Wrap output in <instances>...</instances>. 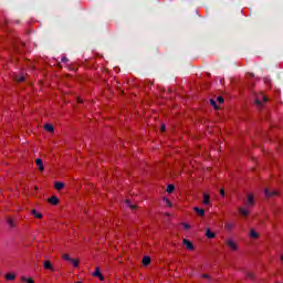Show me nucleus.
Here are the masks:
<instances>
[{
  "instance_id": "obj_1",
  "label": "nucleus",
  "mask_w": 283,
  "mask_h": 283,
  "mask_svg": "<svg viewBox=\"0 0 283 283\" xmlns=\"http://www.w3.org/2000/svg\"><path fill=\"white\" fill-rule=\"evenodd\" d=\"M266 101H269V97H266V95L259 94L255 98V105H258V107H262V103H266Z\"/></svg>"
},
{
  "instance_id": "obj_2",
  "label": "nucleus",
  "mask_w": 283,
  "mask_h": 283,
  "mask_svg": "<svg viewBox=\"0 0 283 283\" xmlns=\"http://www.w3.org/2000/svg\"><path fill=\"white\" fill-rule=\"evenodd\" d=\"M226 244L231 251H238V243L233 239H228Z\"/></svg>"
},
{
  "instance_id": "obj_3",
  "label": "nucleus",
  "mask_w": 283,
  "mask_h": 283,
  "mask_svg": "<svg viewBox=\"0 0 283 283\" xmlns=\"http://www.w3.org/2000/svg\"><path fill=\"white\" fill-rule=\"evenodd\" d=\"M13 78L18 83H23V81H25V74H23V72L20 71L19 73H14Z\"/></svg>"
},
{
  "instance_id": "obj_4",
  "label": "nucleus",
  "mask_w": 283,
  "mask_h": 283,
  "mask_svg": "<svg viewBox=\"0 0 283 283\" xmlns=\"http://www.w3.org/2000/svg\"><path fill=\"white\" fill-rule=\"evenodd\" d=\"M202 205L209 207L211 205V195L209 192L203 193Z\"/></svg>"
},
{
  "instance_id": "obj_5",
  "label": "nucleus",
  "mask_w": 283,
  "mask_h": 283,
  "mask_svg": "<svg viewBox=\"0 0 283 283\" xmlns=\"http://www.w3.org/2000/svg\"><path fill=\"white\" fill-rule=\"evenodd\" d=\"M182 242H184V244H185L187 251H193V249H196V248L193 247V243H192L190 240L184 239Z\"/></svg>"
},
{
  "instance_id": "obj_6",
  "label": "nucleus",
  "mask_w": 283,
  "mask_h": 283,
  "mask_svg": "<svg viewBox=\"0 0 283 283\" xmlns=\"http://www.w3.org/2000/svg\"><path fill=\"white\" fill-rule=\"evenodd\" d=\"M35 165L39 168V171H45V166L43 165V159H41V158L35 159Z\"/></svg>"
},
{
  "instance_id": "obj_7",
  "label": "nucleus",
  "mask_w": 283,
  "mask_h": 283,
  "mask_svg": "<svg viewBox=\"0 0 283 283\" xmlns=\"http://www.w3.org/2000/svg\"><path fill=\"white\" fill-rule=\"evenodd\" d=\"M93 275L95 277H98V280L101 282H103L105 280V276H103V273H101V270L98 268H95V271H94Z\"/></svg>"
},
{
  "instance_id": "obj_8",
  "label": "nucleus",
  "mask_w": 283,
  "mask_h": 283,
  "mask_svg": "<svg viewBox=\"0 0 283 283\" xmlns=\"http://www.w3.org/2000/svg\"><path fill=\"white\" fill-rule=\"evenodd\" d=\"M248 207H253L255 205V197L253 195H248V201H247Z\"/></svg>"
},
{
  "instance_id": "obj_9",
  "label": "nucleus",
  "mask_w": 283,
  "mask_h": 283,
  "mask_svg": "<svg viewBox=\"0 0 283 283\" xmlns=\"http://www.w3.org/2000/svg\"><path fill=\"white\" fill-rule=\"evenodd\" d=\"M54 189H56L57 191H61L63 189H65V184H63L62 181H56L54 185H53Z\"/></svg>"
},
{
  "instance_id": "obj_10",
  "label": "nucleus",
  "mask_w": 283,
  "mask_h": 283,
  "mask_svg": "<svg viewBox=\"0 0 283 283\" xmlns=\"http://www.w3.org/2000/svg\"><path fill=\"white\" fill-rule=\"evenodd\" d=\"M31 216H33V218H35L36 220H41L43 218V213L32 209L31 210Z\"/></svg>"
},
{
  "instance_id": "obj_11",
  "label": "nucleus",
  "mask_w": 283,
  "mask_h": 283,
  "mask_svg": "<svg viewBox=\"0 0 283 283\" xmlns=\"http://www.w3.org/2000/svg\"><path fill=\"white\" fill-rule=\"evenodd\" d=\"M206 238H208V240H213V238H216V233L212 232L210 228H208L206 230Z\"/></svg>"
},
{
  "instance_id": "obj_12",
  "label": "nucleus",
  "mask_w": 283,
  "mask_h": 283,
  "mask_svg": "<svg viewBox=\"0 0 283 283\" xmlns=\"http://www.w3.org/2000/svg\"><path fill=\"white\" fill-rule=\"evenodd\" d=\"M4 279L8 282H12V280H17V274L15 273H8V274L4 275Z\"/></svg>"
},
{
  "instance_id": "obj_13",
  "label": "nucleus",
  "mask_w": 283,
  "mask_h": 283,
  "mask_svg": "<svg viewBox=\"0 0 283 283\" xmlns=\"http://www.w3.org/2000/svg\"><path fill=\"white\" fill-rule=\"evenodd\" d=\"M239 213H241V216L247 217V216H249V213H251V210H249L248 208L240 207L239 208Z\"/></svg>"
},
{
  "instance_id": "obj_14",
  "label": "nucleus",
  "mask_w": 283,
  "mask_h": 283,
  "mask_svg": "<svg viewBox=\"0 0 283 283\" xmlns=\"http://www.w3.org/2000/svg\"><path fill=\"white\" fill-rule=\"evenodd\" d=\"M224 229L226 231H233V229H235V224L233 222H227L224 224Z\"/></svg>"
},
{
  "instance_id": "obj_15",
  "label": "nucleus",
  "mask_w": 283,
  "mask_h": 283,
  "mask_svg": "<svg viewBox=\"0 0 283 283\" xmlns=\"http://www.w3.org/2000/svg\"><path fill=\"white\" fill-rule=\"evenodd\" d=\"M193 211L197 213V216H200L202 218L205 216V209L195 207Z\"/></svg>"
},
{
  "instance_id": "obj_16",
  "label": "nucleus",
  "mask_w": 283,
  "mask_h": 283,
  "mask_svg": "<svg viewBox=\"0 0 283 283\" xmlns=\"http://www.w3.org/2000/svg\"><path fill=\"white\" fill-rule=\"evenodd\" d=\"M142 262H143L144 266H149V264H151V258L144 256Z\"/></svg>"
},
{
  "instance_id": "obj_17",
  "label": "nucleus",
  "mask_w": 283,
  "mask_h": 283,
  "mask_svg": "<svg viewBox=\"0 0 283 283\" xmlns=\"http://www.w3.org/2000/svg\"><path fill=\"white\" fill-rule=\"evenodd\" d=\"M49 202H50V205L56 206V205H59V198L56 196H53V197L49 198Z\"/></svg>"
},
{
  "instance_id": "obj_18",
  "label": "nucleus",
  "mask_w": 283,
  "mask_h": 283,
  "mask_svg": "<svg viewBox=\"0 0 283 283\" xmlns=\"http://www.w3.org/2000/svg\"><path fill=\"white\" fill-rule=\"evenodd\" d=\"M44 269L46 271H54V266H52V263L50 261L44 262Z\"/></svg>"
},
{
  "instance_id": "obj_19",
  "label": "nucleus",
  "mask_w": 283,
  "mask_h": 283,
  "mask_svg": "<svg viewBox=\"0 0 283 283\" xmlns=\"http://www.w3.org/2000/svg\"><path fill=\"white\" fill-rule=\"evenodd\" d=\"M44 129L45 132H49L50 134H52V132H54V126H52V124H45Z\"/></svg>"
},
{
  "instance_id": "obj_20",
  "label": "nucleus",
  "mask_w": 283,
  "mask_h": 283,
  "mask_svg": "<svg viewBox=\"0 0 283 283\" xmlns=\"http://www.w3.org/2000/svg\"><path fill=\"white\" fill-rule=\"evenodd\" d=\"M174 191H176V186L174 184L168 185L167 193H174Z\"/></svg>"
},
{
  "instance_id": "obj_21",
  "label": "nucleus",
  "mask_w": 283,
  "mask_h": 283,
  "mask_svg": "<svg viewBox=\"0 0 283 283\" xmlns=\"http://www.w3.org/2000/svg\"><path fill=\"white\" fill-rule=\"evenodd\" d=\"M71 264L74 266V269H77L80 262H78V259H71Z\"/></svg>"
},
{
  "instance_id": "obj_22",
  "label": "nucleus",
  "mask_w": 283,
  "mask_h": 283,
  "mask_svg": "<svg viewBox=\"0 0 283 283\" xmlns=\"http://www.w3.org/2000/svg\"><path fill=\"white\" fill-rule=\"evenodd\" d=\"M250 237L255 240V239L260 238V234H258L255 230H251Z\"/></svg>"
},
{
  "instance_id": "obj_23",
  "label": "nucleus",
  "mask_w": 283,
  "mask_h": 283,
  "mask_svg": "<svg viewBox=\"0 0 283 283\" xmlns=\"http://www.w3.org/2000/svg\"><path fill=\"white\" fill-rule=\"evenodd\" d=\"M276 195H277L276 191L270 192L269 189H265V196H266L268 198H271V196H276Z\"/></svg>"
},
{
  "instance_id": "obj_24",
  "label": "nucleus",
  "mask_w": 283,
  "mask_h": 283,
  "mask_svg": "<svg viewBox=\"0 0 283 283\" xmlns=\"http://www.w3.org/2000/svg\"><path fill=\"white\" fill-rule=\"evenodd\" d=\"M164 202L166 203V207H174V205L171 203V200H169L168 198H164Z\"/></svg>"
},
{
  "instance_id": "obj_25",
  "label": "nucleus",
  "mask_w": 283,
  "mask_h": 283,
  "mask_svg": "<svg viewBox=\"0 0 283 283\" xmlns=\"http://www.w3.org/2000/svg\"><path fill=\"white\" fill-rule=\"evenodd\" d=\"M181 226L184 227V229L186 231H189V229H191V224H189V223H181Z\"/></svg>"
},
{
  "instance_id": "obj_26",
  "label": "nucleus",
  "mask_w": 283,
  "mask_h": 283,
  "mask_svg": "<svg viewBox=\"0 0 283 283\" xmlns=\"http://www.w3.org/2000/svg\"><path fill=\"white\" fill-rule=\"evenodd\" d=\"M63 260H66L67 262H71L72 258H70V254H63Z\"/></svg>"
},
{
  "instance_id": "obj_27",
  "label": "nucleus",
  "mask_w": 283,
  "mask_h": 283,
  "mask_svg": "<svg viewBox=\"0 0 283 283\" xmlns=\"http://www.w3.org/2000/svg\"><path fill=\"white\" fill-rule=\"evenodd\" d=\"M217 102L222 105V103H224V98H222V96L217 97Z\"/></svg>"
},
{
  "instance_id": "obj_28",
  "label": "nucleus",
  "mask_w": 283,
  "mask_h": 283,
  "mask_svg": "<svg viewBox=\"0 0 283 283\" xmlns=\"http://www.w3.org/2000/svg\"><path fill=\"white\" fill-rule=\"evenodd\" d=\"M210 104L214 107V109H218V105L216 104V99H210Z\"/></svg>"
},
{
  "instance_id": "obj_29",
  "label": "nucleus",
  "mask_w": 283,
  "mask_h": 283,
  "mask_svg": "<svg viewBox=\"0 0 283 283\" xmlns=\"http://www.w3.org/2000/svg\"><path fill=\"white\" fill-rule=\"evenodd\" d=\"M127 202V205H128V207L134 211V209H136L137 208V206L136 205H130L129 203V201H126Z\"/></svg>"
},
{
  "instance_id": "obj_30",
  "label": "nucleus",
  "mask_w": 283,
  "mask_h": 283,
  "mask_svg": "<svg viewBox=\"0 0 283 283\" xmlns=\"http://www.w3.org/2000/svg\"><path fill=\"white\" fill-rule=\"evenodd\" d=\"M61 61L62 63H69L70 60L66 56H62Z\"/></svg>"
},
{
  "instance_id": "obj_31",
  "label": "nucleus",
  "mask_w": 283,
  "mask_h": 283,
  "mask_svg": "<svg viewBox=\"0 0 283 283\" xmlns=\"http://www.w3.org/2000/svg\"><path fill=\"white\" fill-rule=\"evenodd\" d=\"M219 193H220V196H221L222 198H224V189H220V190H219Z\"/></svg>"
},
{
  "instance_id": "obj_32",
  "label": "nucleus",
  "mask_w": 283,
  "mask_h": 283,
  "mask_svg": "<svg viewBox=\"0 0 283 283\" xmlns=\"http://www.w3.org/2000/svg\"><path fill=\"white\" fill-rule=\"evenodd\" d=\"M25 282L27 283H34V281L32 279H27Z\"/></svg>"
},
{
  "instance_id": "obj_33",
  "label": "nucleus",
  "mask_w": 283,
  "mask_h": 283,
  "mask_svg": "<svg viewBox=\"0 0 283 283\" xmlns=\"http://www.w3.org/2000/svg\"><path fill=\"white\" fill-rule=\"evenodd\" d=\"M167 128L165 127V125H161L160 127V132H165Z\"/></svg>"
},
{
  "instance_id": "obj_34",
  "label": "nucleus",
  "mask_w": 283,
  "mask_h": 283,
  "mask_svg": "<svg viewBox=\"0 0 283 283\" xmlns=\"http://www.w3.org/2000/svg\"><path fill=\"white\" fill-rule=\"evenodd\" d=\"M77 103H83V99L81 97H77Z\"/></svg>"
},
{
  "instance_id": "obj_35",
  "label": "nucleus",
  "mask_w": 283,
  "mask_h": 283,
  "mask_svg": "<svg viewBox=\"0 0 283 283\" xmlns=\"http://www.w3.org/2000/svg\"><path fill=\"white\" fill-rule=\"evenodd\" d=\"M201 277L207 279V277H209V274H202Z\"/></svg>"
},
{
  "instance_id": "obj_36",
  "label": "nucleus",
  "mask_w": 283,
  "mask_h": 283,
  "mask_svg": "<svg viewBox=\"0 0 283 283\" xmlns=\"http://www.w3.org/2000/svg\"><path fill=\"white\" fill-rule=\"evenodd\" d=\"M76 283H83V282H76Z\"/></svg>"
}]
</instances>
